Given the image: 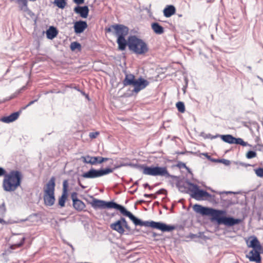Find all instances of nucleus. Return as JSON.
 I'll use <instances>...</instances> for the list:
<instances>
[{"label":"nucleus","mask_w":263,"mask_h":263,"mask_svg":"<svg viewBox=\"0 0 263 263\" xmlns=\"http://www.w3.org/2000/svg\"><path fill=\"white\" fill-rule=\"evenodd\" d=\"M90 204L95 210L105 208L117 209L120 211L123 215L128 217L136 226L149 227L161 230L162 232H171L175 229V227L174 226L167 225L160 222L143 221L136 218L132 213L127 211L124 206L113 201L106 202L93 198L92 201L90 202Z\"/></svg>","instance_id":"nucleus-1"},{"label":"nucleus","mask_w":263,"mask_h":263,"mask_svg":"<svg viewBox=\"0 0 263 263\" xmlns=\"http://www.w3.org/2000/svg\"><path fill=\"white\" fill-rule=\"evenodd\" d=\"M21 174L17 171H11L5 175L3 182V187L5 191H14L21 182Z\"/></svg>","instance_id":"nucleus-2"},{"label":"nucleus","mask_w":263,"mask_h":263,"mask_svg":"<svg viewBox=\"0 0 263 263\" xmlns=\"http://www.w3.org/2000/svg\"><path fill=\"white\" fill-rule=\"evenodd\" d=\"M194 211L202 215L211 216L213 220H216L218 224H221L220 220L222 219V215L226 214V212L223 210H215L212 208L202 206L199 204H195L193 206Z\"/></svg>","instance_id":"nucleus-3"},{"label":"nucleus","mask_w":263,"mask_h":263,"mask_svg":"<svg viewBox=\"0 0 263 263\" xmlns=\"http://www.w3.org/2000/svg\"><path fill=\"white\" fill-rule=\"evenodd\" d=\"M128 46L130 50L138 54H143L148 51L147 44L135 36L128 38Z\"/></svg>","instance_id":"nucleus-4"},{"label":"nucleus","mask_w":263,"mask_h":263,"mask_svg":"<svg viewBox=\"0 0 263 263\" xmlns=\"http://www.w3.org/2000/svg\"><path fill=\"white\" fill-rule=\"evenodd\" d=\"M123 83L124 86H133L134 87L133 91L136 93L144 89L149 84L148 81L142 78L135 79V76L131 74L126 75Z\"/></svg>","instance_id":"nucleus-5"},{"label":"nucleus","mask_w":263,"mask_h":263,"mask_svg":"<svg viewBox=\"0 0 263 263\" xmlns=\"http://www.w3.org/2000/svg\"><path fill=\"white\" fill-rule=\"evenodd\" d=\"M54 187L55 179L52 177L44 189V200L46 205L51 206L54 203Z\"/></svg>","instance_id":"nucleus-6"},{"label":"nucleus","mask_w":263,"mask_h":263,"mask_svg":"<svg viewBox=\"0 0 263 263\" xmlns=\"http://www.w3.org/2000/svg\"><path fill=\"white\" fill-rule=\"evenodd\" d=\"M141 168L144 175L170 177V174L165 167L147 166L143 165L141 166Z\"/></svg>","instance_id":"nucleus-7"},{"label":"nucleus","mask_w":263,"mask_h":263,"mask_svg":"<svg viewBox=\"0 0 263 263\" xmlns=\"http://www.w3.org/2000/svg\"><path fill=\"white\" fill-rule=\"evenodd\" d=\"M112 172L113 169L109 168L100 170L91 168L89 171L83 174L82 176L84 178L92 179L107 175Z\"/></svg>","instance_id":"nucleus-8"},{"label":"nucleus","mask_w":263,"mask_h":263,"mask_svg":"<svg viewBox=\"0 0 263 263\" xmlns=\"http://www.w3.org/2000/svg\"><path fill=\"white\" fill-rule=\"evenodd\" d=\"M107 32H111L118 37H125L128 33L127 27L122 25H112L106 29Z\"/></svg>","instance_id":"nucleus-9"},{"label":"nucleus","mask_w":263,"mask_h":263,"mask_svg":"<svg viewBox=\"0 0 263 263\" xmlns=\"http://www.w3.org/2000/svg\"><path fill=\"white\" fill-rule=\"evenodd\" d=\"M110 227L111 229L116 231L120 234H124L125 232L124 228L128 230H129V227L128 226L127 222L123 217H121L119 220L111 223L110 225Z\"/></svg>","instance_id":"nucleus-10"},{"label":"nucleus","mask_w":263,"mask_h":263,"mask_svg":"<svg viewBox=\"0 0 263 263\" xmlns=\"http://www.w3.org/2000/svg\"><path fill=\"white\" fill-rule=\"evenodd\" d=\"M246 243L249 248H252L255 250H261V246L257 239V237L254 236L249 237L246 239Z\"/></svg>","instance_id":"nucleus-11"},{"label":"nucleus","mask_w":263,"mask_h":263,"mask_svg":"<svg viewBox=\"0 0 263 263\" xmlns=\"http://www.w3.org/2000/svg\"><path fill=\"white\" fill-rule=\"evenodd\" d=\"M68 181L65 180L63 181V192L62 196L59 199V204L61 207H63L65 206V203L68 196Z\"/></svg>","instance_id":"nucleus-12"},{"label":"nucleus","mask_w":263,"mask_h":263,"mask_svg":"<svg viewBox=\"0 0 263 263\" xmlns=\"http://www.w3.org/2000/svg\"><path fill=\"white\" fill-rule=\"evenodd\" d=\"M261 250H251L248 254L247 255V257L251 261H255L256 263H260L261 257L260 253Z\"/></svg>","instance_id":"nucleus-13"},{"label":"nucleus","mask_w":263,"mask_h":263,"mask_svg":"<svg viewBox=\"0 0 263 263\" xmlns=\"http://www.w3.org/2000/svg\"><path fill=\"white\" fill-rule=\"evenodd\" d=\"M221 224H223L227 226H233L235 224H238L240 222V220L239 219H235L232 217H223L222 219L220 220Z\"/></svg>","instance_id":"nucleus-14"},{"label":"nucleus","mask_w":263,"mask_h":263,"mask_svg":"<svg viewBox=\"0 0 263 263\" xmlns=\"http://www.w3.org/2000/svg\"><path fill=\"white\" fill-rule=\"evenodd\" d=\"M74 11L76 13L79 14L82 17L86 18L88 16L89 9L87 6H78L74 8Z\"/></svg>","instance_id":"nucleus-15"},{"label":"nucleus","mask_w":263,"mask_h":263,"mask_svg":"<svg viewBox=\"0 0 263 263\" xmlns=\"http://www.w3.org/2000/svg\"><path fill=\"white\" fill-rule=\"evenodd\" d=\"M87 25L85 22H77L74 25V31L76 33H81L87 28Z\"/></svg>","instance_id":"nucleus-16"},{"label":"nucleus","mask_w":263,"mask_h":263,"mask_svg":"<svg viewBox=\"0 0 263 263\" xmlns=\"http://www.w3.org/2000/svg\"><path fill=\"white\" fill-rule=\"evenodd\" d=\"M211 197V195L207 192L198 189L197 191L195 193V194L192 198L197 200H200L203 199V197Z\"/></svg>","instance_id":"nucleus-17"},{"label":"nucleus","mask_w":263,"mask_h":263,"mask_svg":"<svg viewBox=\"0 0 263 263\" xmlns=\"http://www.w3.org/2000/svg\"><path fill=\"white\" fill-rule=\"evenodd\" d=\"M80 159L85 163L90 164L91 165L97 164L96 157H92L89 155L83 156Z\"/></svg>","instance_id":"nucleus-18"},{"label":"nucleus","mask_w":263,"mask_h":263,"mask_svg":"<svg viewBox=\"0 0 263 263\" xmlns=\"http://www.w3.org/2000/svg\"><path fill=\"white\" fill-rule=\"evenodd\" d=\"M176 9L173 5L167 6L163 10V14L166 17H170L175 13Z\"/></svg>","instance_id":"nucleus-19"},{"label":"nucleus","mask_w":263,"mask_h":263,"mask_svg":"<svg viewBox=\"0 0 263 263\" xmlns=\"http://www.w3.org/2000/svg\"><path fill=\"white\" fill-rule=\"evenodd\" d=\"M19 116V114L17 112L12 113L10 116L3 118L1 120L5 123H10L16 120Z\"/></svg>","instance_id":"nucleus-20"},{"label":"nucleus","mask_w":263,"mask_h":263,"mask_svg":"<svg viewBox=\"0 0 263 263\" xmlns=\"http://www.w3.org/2000/svg\"><path fill=\"white\" fill-rule=\"evenodd\" d=\"M58 34V31L55 28L51 26L46 31L47 37L49 39L52 40L54 39Z\"/></svg>","instance_id":"nucleus-21"},{"label":"nucleus","mask_w":263,"mask_h":263,"mask_svg":"<svg viewBox=\"0 0 263 263\" xmlns=\"http://www.w3.org/2000/svg\"><path fill=\"white\" fill-rule=\"evenodd\" d=\"M152 28L155 33L158 34H161L164 32L163 28L157 23L152 24Z\"/></svg>","instance_id":"nucleus-22"},{"label":"nucleus","mask_w":263,"mask_h":263,"mask_svg":"<svg viewBox=\"0 0 263 263\" xmlns=\"http://www.w3.org/2000/svg\"><path fill=\"white\" fill-rule=\"evenodd\" d=\"M117 43L119 46V49L120 50H124L126 45H128V43H127L125 37H118L117 39Z\"/></svg>","instance_id":"nucleus-23"},{"label":"nucleus","mask_w":263,"mask_h":263,"mask_svg":"<svg viewBox=\"0 0 263 263\" xmlns=\"http://www.w3.org/2000/svg\"><path fill=\"white\" fill-rule=\"evenodd\" d=\"M221 139L225 142L229 144H234L235 137L231 135H220Z\"/></svg>","instance_id":"nucleus-24"},{"label":"nucleus","mask_w":263,"mask_h":263,"mask_svg":"<svg viewBox=\"0 0 263 263\" xmlns=\"http://www.w3.org/2000/svg\"><path fill=\"white\" fill-rule=\"evenodd\" d=\"M73 205L74 208L78 211H82L85 207L84 203L79 199L75 201L73 203Z\"/></svg>","instance_id":"nucleus-25"},{"label":"nucleus","mask_w":263,"mask_h":263,"mask_svg":"<svg viewBox=\"0 0 263 263\" xmlns=\"http://www.w3.org/2000/svg\"><path fill=\"white\" fill-rule=\"evenodd\" d=\"M188 184V189L189 191L191 192V196L192 197L194 195L195 193H196L197 191L199 188L197 185L194 184L193 183H189Z\"/></svg>","instance_id":"nucleus-26"},{"label":"nucleus","mask_w":263,"mask_h":263,"mask_svg":"<svg viewBox=\"0 0 263 263\" xmlns=\"http://www.w3.org/2000/svg\"><path fill=\"white\" fill-rule=\"evenodd\" d=\"M53 4L61 9H64L66 5V0H54Z\"/></svg>","instance_id":"nucleus-27"},{"label":"nucleus","mask_w":263,"mask_h":263,"mask_svg":"<svg viewBox=\"0 0 263 263\" xmlns=\"http://www.w3.org/2000/svg\"><path fill=\"white\" fill-rule=\"evenodd\" d=\"M236 144H240L243 146H246L248 144L247 142H245L241 138H235L234 143Z\"/></svg>","instance_id":"nucleus-28"},{"label":"nucleus","mask_w":263,"mask_h":263,"mask_svg":"<svg viewBox=\"0 0 263 263\" xmlns=\"http://www.w3.org/2000/svg\"><path fill=\"white\" fill-rule=\"evenodd\" d=\"M176 107L178 110L181 112H184L185 111V106L184 103L182 102H179L176 104Z\"/></svg>","instance_id":"nucleus-29"},{"label":"nucleus","mask_w":263,"mask_h":263,"mask_svg":"<svg viewBox=\"0 0 263 263\" xmlns=\"http://www.w3.org/2000/svg\"><path fill=\"white\" fill-rule=\"evenodd\" d=\"M70 48L71 50L73 51L77 49H81V45L76 42H74L71 43Z\"/></svg>","instance_id":"nucleus-30"},{"label":"nucleus","mask_w":263,"mask_h":263,"mask_svg":"<svg viewBox=\"0 0 263 263\" xmlns=\"http://www.w3.org/2000/svg\"><path fill=\"white\" fill-rule=\"evenodd\" d=\"M257 154L255 152L250 151L246 154V157L248 159H252L256 157Z\"/></svg>","instance_id":"nucleus-31"},{"label":"nucleus","mask_w":263,"mask_h":263,"mask_svg":"<svg viewBox=\"0 0 263 263\" xmlns=\"http://www.w3.org/2000/svg\"><path fill=\"white\" fill-rule=\"evenodd\" d=\"M255 174L259 177H263V168H258L254 170Z\"/></svg>","instance_id":"nucleus-32"},{"label":"nucleus","mask_w":263,"mask_h":263,"mask_svg":"<svg viewBox=\"0 0 263 263\" xmlns=\"http://www.w3.org/2000/svg\"><path fill=\"white\" fill-rule=\"evenodd\" d=\"M6 212V208L5 203H3L1 205H0V214L3 215L5 214Z\"/></svg>","instance_id":"nucleus-33"},{"label":"nucleus","mask_w":263,"mask_h":263,"mask_svg":"<svg viewBox=\"0 0 263 263\" xmlns=\"http://www.w3.org/2000/svg\"><path fill=\"white\" fill-rule=\"evenodd\" d=\"M71 197L73 203L75 202V201L79 200L77 198V193L76 192H73L71 194Z\"/></svg>","instance_id":"nucleus-34"},{"label":"nucleus","mask_w":263,"mask_h":263,"mask_svg":"<svg viewBox=\"0 0 263 263\" xmlns=\"http://www.w3.org/2000/svg\"><path fill=\"white\" fill-rule=\"evenodd\" d=\"M97 158V164H101L103 162V157H96Z\"/></svg>","instance_id":"nucleus-35"},{"label":"nucleus","mask_w":263,"mask_h":263,"mask_svg":"<svg viewBox=\"0 0 263 263\" xmlns=\"http://www.w3.org/2000/svg\"><path fill=\"white\" fill-rule=\"evenodd\" d=\"M99 135L98 132H95V133H90L89 134V136L91 138H95L97 137V136Z\"/></svg>","instance_id":"nucleus-36"},{"label":"nucleus","mask_w":263,"mask_h":263,"mask_svg":"<svg viewBox=\"0 0 263 263\" xmlns=\"http://www.w3.org/2000/svg\"><path fill=\"white\" fill-rule=\"evenodd\" d=\"M24 240V238H22V240H21V242L20 243H18V244L14 245L13 246H12L11 247V248H12V249H14V247H20V246H22V245L23 244Z\"/></svg>","instance_id":"nucleus-37"},{"label":"nucleus","mask_w":263,"mask_h":263,"mask_svg":"<svg viewBox=\"0 0 263 263\" xmlns=\"http://www.w3.org/2000/svg\"><path fill=\"white\" fill-rule=\"evenodd\" d=\"M18 3L22 2L24 4V6L26 9H27V1L26 0H17Z\"/></svg>","instance_id":"nucleus-38"},{"label":"nucleus","mask_w":263,"mask_h":263,"mask_svg":"<svg viewBox=\"0 0 263 263\" xmlns=\"http://www.w3.org/2000/svg\"><path fill=\"white\" fill-rule=\"evenodd\" d=\"M6 171L2 167H0V176L5 175Z\"/></svg>","instance_id":"nucleus-39"},{"label":"nucleus","mask_w":263,"mask_h":263,"mask_svg":"<svg viewBox=\"0 0 263 263\" xmlns=\"http://www.w3.org/2000/svg\"><path fill=\"white\" fill-rule=\"evenodd\" d=\"M73 1L77 4H81L84 3V0H73Z\"/></svg>","instance_id":"nucleus-40"},{"label":"nucleus","mask_w":263,"mask_h":263,"mask_svg":"<svg viewBox=\"0 0 263 263\" xmlns=\"http://www.w3.org/2000/svg\"><path fill=\"white\" fill-rule=\"evenodd\" d=\"M224 164L229 165L230 164V161L228 160L223 159L221 161Z\"/></svg>","instance_id":"nucleus-41"},{"label":"nucleus","mask_w":263,"mask_h":263,"mask_svg":"<svg viewBox=\"0 0 263 263\" xmlns=\"http://www.w3.org/2000/svg\"><path fill=\"white\" fill-rule=\"evenodd\" d=\"M166 192V191L164 189H161L158 192V194H163Z\"/></svg>","instance_id":"nucleus-42"},{"label":"nucleus","mask_w":263,"mask_h":263,"mask_svg":"<svg viewBox=\"0 0 263 263\" xmlns=\"http://www.w3.org/2000/svg\"><path fill=\"white\" fill-rule=\"evenodd\" d=\"M153 196V195H152V194H145L144 195V197H151V196Z\"/></svg>","instance_id":"nucleus-43"},{"label":"nucleus","mask_w":263,"mask_h":263,"mask_svg":"<svg viewBox=\"0 0 263 263\" xmlns=\"http://www.w3.org/2000/svg\"><path fill=\"white\" fill-rule=\"evenodd\" d=\"M0 223H3V224L6 223V222L3 219H1V218H0Z\"/></svg>","instance_id":"nucleus-44"},{"label":"nucleus","mask_w":263,"mask_h":263,"mask_svg":"<svg viewBox=\"0 0 263 263\" xmlns=\"http://www.w3.org/2000/svg\"><path fill=\"white\" fill-rule=\"evenodd\" d=\"M144 185L145 187H148L149 189H151V186L147 183L145 184Z\"/></svg>","instance_id":"nucleus-45"},{"label":"nucleus","mask_w":263,"mask_h":263,"mask_svg":"<svg viewBox=\"0 0 263 263\" xmlns=\"http://www.w3.org/2000/svg\"><path fill=\"white\" fill-rule=\"evenodd\" d=\"M79 183L80 185L81 186L82 188H83V189L85 188V187L84 186H83V185H82L81 184L80 182H79Z\"/></svg>","instance_id":"nucleus-46"},{"label":"nucleus","mask_w":263,"mask_h":263,"mask_svg":"<svg viewBox=\"0 0 263 263\" xmlns=\"http://www.w3.org/2000/svg\"><path fill=\"white\" fill-rule=\"evenodd\" d=\"M108 160L107 158H103V162L106 161Z\"/></svg>","instance_id":"nucleus-47"},{"label":"nucleus","mask_w":263,"mask_h":263,"mask_svg":"<svg viewBox=\"0 0 263 263\" xmlns=\"http://www.w3.org/2000/svg\"><path fill=\"white\" fill-rule=\"evenodd\" d=\"M218 136H219V135H216V136L213 137V138H216V137H218Z\"/></svg>","instance_id":"nucleus-48"},{"label":"nucleus","mask_w":263,"mask_h":263,"mask_svg":"<svg viewBox=\"0 0 263 263\" xmlns=\"http://www.w3.org/2000/svg\"><path fill=\"white\" fill-rule=\"evenodd\" d=\"M33 103V101H32V102H30V103L29 104V105H30V104H32Z\"/></svg>","instance_id":"nucleus-49"},{"label":"nucleus","mask_w":263,"mask_h":263,"mask_svg":"<svg viewBox=\"0 0 263 263\" xmlns=\"http://www.w3.org/2000/svg\"><path fill=\"white\" fill-rule=\"evenodd\" d=\"M156 234L155 233H153V236H154V237H155V236H156Z\"/></svg>","instance_id":"nucleus-50"}]
</instances>
